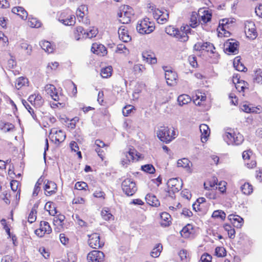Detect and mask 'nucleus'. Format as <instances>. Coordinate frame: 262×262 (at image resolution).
<instances>
[{
    "instance_id": "39",
    "label": "nucleus",
    "mask_w": 262,
    "mask_h": 262,
    "mask_svg": "<svg viewBox=\"0 0 262 262\" xmlns=\"http://www.w3.org/2000/svg\"><path fill=\"white\" fill-rule=\"evenodd\" d=\"M98 30L97 28L95 27H92L89 32H84V34L85 35V38H92L94 37H95L96 35L98 34Z\"/></svg>"
},
{
    "instance_id": "28",
    "label": "nucleus",
    "mask_w": 262,
    "mask_h": 262,
    "mask_svg": "<svg viewBox=\"0 0 262 262\" xmlns=\"http://www.w3.org/2000/svg\"><path fill=\"white\" fill-rule=\"evenodd\" d=\"M191 101V98L187 95L183 94L179 96L178 98V102L180 105H183L187 104Z\"/></svg>"
},
{
    "instance_id": "64",
    "label": "nucleus",
    "mask_w": 262,
    "mask_h": 262,
    "mask_svg": "<svg viewBox=\"0 0 262 262\" xmlns=\"http://www.w3.org/2000/svg\"><path fill=\"white\" fill-rule=\"evenodd\" d=\"M179 255L182 261L183 262H187V251L185 250H182L179 253Z\"/></svg>"
},
{
    "instance_id": "5",
    "label": "nucleus",
    "mask_w": 262,
    "mask_h": 262,
    "mask_svg": "<svg viewBox=\"0 0 262 262\" xmlns=\"http://www.w3.org/2000/svg\"><path fill=\"white\" fill-rule=\"evenodd\" d=\"M121 186L123 191L127 196H132L137 190L135 182L129 179L124 180L122 183Z\"/></svg>"
},
{
    "instance_id": "63",
    "label": "nucleus",
    "mask_w": 262,
    "mask_h": 262,
    "mask_svg": "<svg viewBox=\"0 0 262 262\" xmlns=\"http://www.w3.org/2000/svg\"><path fill=\"white\" fill-rule=\"evenodd\" d=\"M87 186V184L84 182H78L75 185V189L78 190L85 189Z\"/></svg>"
},
{
    "instance_id": "26",
    "label": "nucleus",
    "mask_w": 262,
    "mask_h": 262,
    "mask_svg": "<svg viewBox=\"0 0 262 262\" xmlns=\"http://www.w3.org/2000/svg\"><path fill=\"white\" fill-rule=\"evenodd\" d=\"M40 46L46 52L50 53L53 51V48L50 42L48 41H41L40 42Z\"/></svg>"
},
{
    "instance_id": "18",
    "label": "nucleus",
    "mask_w": 262,
    "mask_h": 262,
    "mask_svg": "<svg viewBox=\"0 0 262 262\" xmlns=\"http://www.w3.org/2000/svg\"><path fill=\"white\" fill-rule=\"evenodd\" d=\"M228 219L231 221L233 225L236 228H241L244 223V220L239 215L230 214Z\"/></svg>"
},
{
    "instance_id": "51",
    "label": "nucleus",
    "mask_w": 262,
    "mask_h": 262,
    "mask_svg": "<svg viewBox=\"0 0 262 262\" xmlns=\"http://www.w3.org/2000/svg\"><path fill=\"white\" fill-rule=\"evenodd\" d=\"M215 253L217 257H224L226 255V251L223 247H217L215 249Z\"/></svg>"
},
{
    "instance_id": "45",
    "label": "nucleus",
    "mask_w": 262,
    "mask_h": 262,
    "mask_svg": "<svg viewBox=\"0 0 262 262\" xmlns=\"http://www.w3.org/2000/svg\"><path fill=\"white\" fill-rule=\"evenodd\" d=\"M175 37L181 41H186L188 39V36L186 33L183 31H180L179 30Z\"/></svg>"
},
{
    "instance_id": "41",
    "label": "nucleus",
    "mask_w": 262,
    "mask_h": 262,
    "mask_svg": "<svg viewBox=\"0 0 262 262\" xmlns=\"http://www.w3.org/2000/svg\"><path fill=\"white\" fill-rule=\"evenodd\" d=\"M211 14L208 10H204L203 15L201 16V21H202L204 23H207L211 20Z\"/></svg>"
},
{
    "instance_id": "37",
    "label": "nucleus",
    "mask_w": 262,
    "mask_h": 262,
    "mask_svg": "<svg viewBox=\"0 0 262 262\" xmlns=\"http://www.w3.org/2000/svg\"><path fill=\"white\" fill-rule=\"evenodd\" d=\"M59 21L67 26L73 25L75 23V17L74 15H71L70 18L61 19Z\"/></svg>"
},
{
    "instance_id": "7",
    "label": "nucleus",
    "mask_w": 262,
    "mask_h": 262,
    "mask_svg": "<svg viewBox=\"0 0 262 262\" xmlns=\"http://www.w3.org/2000/svg\"><path fill=\"white\" fill-rule=\"evenodd\" d=\"M224 50L229 54H235L238 51V42L233 39L227 40L224 44Z\"/></svg>"
},
{
    "instance_id": "32",
    "label": "nucleus",
    "mask_w": 262,
    "mask_h": 262,
    "mask_svg": "<svg viewBox=\"0 0 262 262\" xmlns=\"http://www.w3.org/2000/svg\"><path fill=\"white\" fill-rule=\"evenodd\" d=\"M241 189L243 193L247 195L250 194L253 191L252 186L248 183H245L241 187Z\"/></svg>"
},
{
    "instance_id": "48",
    "label": "nucleus",
    "mask_w": 262,
    "mask_h": 262,
    "mask_svg": "<svg viewBox=\"0 0 262 262\" xmlns=\"http://www.w3.org/2000/svg\"><path fill=\"white\" fill-rule=\"evenodd\" d=\"M112 71V67H107L102 69L101 75L103 78H107L111 76Z\"/></svg>"
},
{
    "instance_id": "27",
    "label": "nucleus",
    "mask_w": 262,
    "mask_h": 262,
    "mask_svg": "<svg viewBox=\"0 0 262 262\" xmlns=\"http://www.w3.org/2000/svg\"><path fill=\"white\" fill-rule=\"evenodd\" d=\"M28 83V80L27 78L24 77H20L16 80L15 86L17 89L19 90Z\"/></svg>"
},
{
    "instance_id": "33",
    "label": "nucleus",
    "mask_w": 262,
    "mask_h": 262,
    "mask_svg": "<svg viewBox=\"0 0 262 262\" xmlns=\"http://www.w3.org/2000/svg\"><path fill=\"white\" fill-rule=\"evenodd\" d=\"M190 164H191V163L187 158L180 159L177 162L178 167H182L185 168H190Z\"/></svg>"
},
{
    "instance_id": "21",
    "label": "nucleus",
    "mask_w": 262,
    "mask_h": 262,
    "mask_svg": "<svg viewBox=\"0 0 262 262\" xmlns=\"http://www.w3.org/2000/svg\"><path fill=\"white\" fill-rule=\"evenodd\" d=\"M217 180L216 178H213L212 180L207 181L204 182V188L206 190H215L217 188Z\"/></svg>"
},
{
    "instance_id": "9",
    "label": "nucleus",
    "mask_w": 262,
    "mask_h": 262,
    "mask_svg": "<svg viewBox=\"0 0 262 262\" xmlns=\"http://www.w3.org/2000/svg\"><path fill=\"white\" fill-rule=\"evenodd\" d=\"M104 258V253L98 250H94L90 252L87 256L89 262H102Z\"/></svg>"
},
{
    "instance_id": "29",
    "label": "nucleus",
    "mask_w": 262,
    "mask_h": 262,
    "mask_svg": "<svg viewBox=\"0 0 262 262\" xmlns=\"http://www.w3.org/2000/svg\"><path fill=\"white\" fill-rule=\"evenodd\" d=\"M84 30L82 27H77L74 31V38L76 40H79L82 37H85V35L83 33Z\"/></svg>"
},
{
    "instance_id": "8",
    "label": "nucleus",
    "mask_w": 262,
    "mask_h": 262,
    "mask_svg": "<svg viewBox=\"0 0 262 262\" xmlns=\"http://www.w3.org/2000/svg\"><path fill=\"white\" fill-rule=\"evenodd\" d=\"M245 32L249 38L253 39L256 37L257 32L253 22L247 21L245 23Z\"/></svg>"
},
{
    "instance_id": "16",
    "label": "nucleus",
    "mask_w": 262,
    "mask_h": 262,
    "mask_svg": "<svg viewBox=\"0 0 262 262\" xmlns=\"http://www.w3.org/2000/svg\"><path fill=\"white\" fill-rule=\"evenodd\" d=\"M157 15H158V17H156V19L158 23L161 24H165L169 17V13L166 10L164 11L157 9Z\"/></svg>"
},
{
    "instance_id": "50",
    "label": "nucleus",
    "mask_w": 262,
    "mask_h": 262,
    "mask_svg": "<svg viewBox=\"0 0 262 262\" xmlns=\"http://www.w3.org/2000/svg\"><path fill=\"white\" fill-rule=\"evenodd\" d=\"M40 227L44 230V232H46L48 234H49L52 231V229L47 222L41 221L40 224Z\"/></svg>"
},
{
    "instance_id": "34",
    "label": "nucleus",
    "mask_w": 262,
    "mask_h": 262,
    "mask_svg": "<svg viewBox=\"0 0 262 262\" xmlns=\"http://www.w3.org/2000/svg\"><path fill=\"white\" fill-rule=\"evenodd\" d=\"M224 228L228 232L229 238L232 239L234 238L235 231L230 225L228 224H225Z\"/></svg>"
},
{
    "instance_id": "10",
    "label": "nucleus",
    "mask_w": 262,
    "mask_h": 262,
    "mask_svg": "<svg viewBox=\"0 0 262 262\" xmlns=\"http://www.w3.org/2000/svg\"><path fill=\"white\" fill-rule=\"evenodd\" d=\"M89 246L94 249L101 247L103 243L100 241V236L97 233H94L89 236L88 241Z\"/></svg>"
},
{
    "instance_id": "25",
    "label": "nucleus",
    "mask_w": 262,
    "mask_h": 262,
    "mask_svg": "<svg viewBox=\"0 0 262 262\" xmlns=\"http://www.w3.org/2000/svg\"><path fill=\"white\" fill-rule=\"evenodd\" d=\"M87 11L88 7L85 5H81L77 9L76 11V15L79 21H81V19L83 18L85 13Z\"/></svg>"
},
{
    "instance_id": "60",
    "label": "nucleus",
    "mask_w": 262,
    "mask_h": 262,
    "mask_svg": "<svg viewBox=\"0 0 262 262\" xmlns=\"http://www.w3.org/2000/svg\"><path fill=\"white\" fill-rule=\"evenodd\" d=\"M237 84H235V88L238 92L244 91L245 89L244 81H240L239 79H237Z\"/></svg>"
},
{
    "instance_id": "43",
    "label": "nucleus",
    "mask_w": 262,
    "mask_h": 262,
    "mask_svg": "<svg viewBox=\"0 0 262 262\" xmlns=\"http://www.w3.org/2000/svg\"><path fill=\"white\" fill-rule=\"evenodd\" d=\"M214 50H215V47L212 43L208 42H203V50L214 53Z\"/></svg>"
},
{
    "instance_id": "17",
    "label": "nucleus",
    "mask_w": 262,
    "mask_h": 262,
    "mask_svg": "<svg viewBox=\"0 0 262 262\" xmlns=\"http://www.w3.org/2000/svg\"><path fill=\"white\" fill-rule=\"evenodd\" d=\"M134 150L130 149L128 151L123 153V157L122 159L121 163L123 166L127 165L130 161L134 159Z\"/></svg>"
},
{
    "instance_id": "35",
    "label": "nucleus",
    "mask_w": 262,
    "mask_h": 262,
    "mask_svg": "<svg viewBox=\"0 0 262 262\" xmlns=\"http://www.w3.org/2000/svg\"><path fill=\"white\" fill-rule=\"evenodd\" d=\"M101 216L103 219L106 221H110L114 220L113 215L110 212L108 209H103L101 211Z\"/></svg>"
},
{
    "instance_id": "57",
    "label": "nucleus",
    "mask_w": 262,
    "mask_h": 262,
    "mask_svg": "<svg viewBox=\"0 0 262 262\" xmlns=\"http://www.w3.org/2000/svg\"><path fill=\"white\" fill-rule=\"evenodd\" d=\"M134 107L132 105H128L124 106L122 109V113L124 116H128L134 109Z\"/></svg>"
},
{
    "instance_id": "40",
    "label": "nucleus",
    "mask_w": 262,
    "mask_h": 262,
    "mask_svg": "<svg viewBox=\"0 0 262 262\" xmlns=\"http://www.w3.org/2000/svg\"><path fill=\"white\" fill-rule=\"evenodd\" d=\"M22 103L24 106L26 107V108L28 111V112L30 113L31 115L32 118L34 120H37V117L35 115L34 111L33 109L31 107V106L30 105V104L27 102L26 101L23 100Z\"/></svg>"
},
{
    "instance_id": "12",
    "label": "nucleus",
    "mask_w": 262,
    "mask_h": 262,
    "mask_svg": "<svg viewBox=\"0 0 262 262\" xmlns=\"http://www.w3.org/2000/svg\"><path fill=\"white\" fill-rule=\"evenodd\" d=\"M91 51L94 54L102 56H103L107 54L106 48L101 44L98 45L97 43H93L91 48Z\"/></svg>"
},
{
    "instance_id": "14",
    "label": "nucleus",
    "mask_w": 262,
    "mask_h": 262,
    "mask_svg": "<svg viewBox=\"0 0 262 262\" xmlns=\"http://www.w3.org/2000/svg\"><path fill=\"white\" fill-rule=\"evenodd\" d=\"M119 37L120 40L125 42H127L131 40V37L128 33V31L125 26H121L118 30Z\"/></svg>"
},
{
    "instance_id": "44",
    "label": "nucleus",
    "mask_w": 262,
    "mask_h": 262,
    "mask_svg": "<svg viewBox=\"0 0 262 262\" xmlns=\"http://www.w3.org/2000/svg\"><path fill=\"white\" fill-rule=\"evenodd\" d=\"M44 100L42 99L41 96L39 94H36V97H35V101L33 103V105L37 107H40L43 104Z\"/></svg>"
},
{
    "instance_id": "22",
    "label": "nucleus",
    "mask_w": 262,
    "mask_h": 262,
    "mask_svg": "<svg viewBox=\"0 0 262 262\" xmlns=\"http://www.w3.org/2000/svg\"><path fill=\"white\" fill-rule=\"evenodd\" d=\"M12 12L19 15L23 19H25L27 18L28 13L21 7H13L12 9Z\"/></svg>"
},
{
    "instance_id": "61",
    "label": "nucleus",
    "mask_w": 262,
    "mask_h": 262,
    "mask_svg": "<svg viewBox=\"0 0 262 262\" xmlns=\"http://www.w3.org/2000/svg\"><path fill=\"white\" fill-rule=\"evenodd\" d=\"M212 256L208 253L203 254L201 257L200 262H211Z\"/></svg>"
},
{
    "instance_id": "13",
    "label": "nucleus",
    "mask_w": 262,
    "mask_h": 262,
    "mask_svg": "<svg viewBox=\"0 0 262 262\" xmlns=\"http://www.w3.org/2000/svg\"><path fill=\"white\" fill-rule=\"evenodd\" d=\"M177 74L171 70H167L165 73V77L168 85H172L176 83Z\"/></svg>"
},
{
    "instance_id": "23",
    "label": "nucleus",
    "mask_w": 262,
    "mask_h": 262,
    "mask_svg": "<svg viewBox=\"0 0 262 262\" xmlns=\"http://www.w3.org/2000/svg\"><path fill=\"white\" fill-rule=\"evenodd\" d=\"M161 222L160 224L162 226L167 227L169 225V223L170 222V215L166 212H163L161 214Z\"/></svg>"
},
{
    "instance_id": "19",
    "label": "nucleus",
    "mask_w": 262,
    "mask_h": 262,
    "mask_svg": "<svg viewBox=\"0 0 262 262\" xmlns=\"http://www.w3.org/2000/svg\"><path fill=\"white\" fill-rule=\"evenodd\" d=\"M169 186H171V190L173 192H178L182 187V184L177 178L171 179L168 182Z\"/></svg>"
},
{
    "instance_id": "4",
    "label": "nucleus",
    "mask_w": 262,
    "mask_h": 262,
    "mask_svg": "<svg viewBox=\"0 0 262 262\" xmlns=\"http://www.w3.org/2000/svg\"><path fill=\"white\" fill-rule=\"evenodd\" d=\"M136 29L140 34H149L154 30L155 26L152 23L149 21L148 18H145L138 21Z\"/></svg>"
},
{
    "instance_id": "49",
    "label": "nucleus",
    "mask_w": 262,
    "mask_h": 262,
    "mask_svg": "<svg viewBox=\"0 0 262 262\" xmlns=\"http://www.w3.org/2000/svg\"><path fill=\"white\" fill-rule=\"evenodd\" d=\"M141 169L144 171L149 173H154L155 172V168L151 164L143 165L141 167Z\"/></svg>"
},
{
    "instance_id": "47",
    "label": "nucleus",
    "mask_w": 262,
    "mask_h": 262,
    "mask_svg": "<svg viewBox=\"0 0 262 262\" xmlns=\"http://www.w3.org/2000/svg\"><path fill=\"white\" fill-rule=\"evenodd\" d=\"M116 52L118 53H123L125 55L129 53V50L126 48L123 44H119L117 46Z\"/></svg>"
},
{
    "instance_id": "6",
    "label": "nucleus",
    "mask_w": 262,
    "mask_h": 262,
    "mask_svg": "<svg viewBox=\"0 0 262 262\" xmlns=\"http://www.w3.org/2000/svg\"><path fill=\"white\" fill-rule=\"evenodd\" d=\"M66 134L61 130H57L55 128H52L50 133L49 137L53 141L55 140L56 144H59L62 142L66 139Z\"/></svg>"
},
{
    "instance_id": "2",
    "label": "nucleus",
    "mask_w": 262,
    "mask_h": 262,
    "mask_svg": "<svg viewBox=\"0 0 262 262\" xmlns=\"http://www.w3.org/2000/svg\"><path fill=\"white\" fill-rule=\"evenodd\" d=\"M157 135L161 141L168 143L175 138V132L173 130L170 131L168 127L160 126L157 132Z\"/></svg>"
},
{
    "instance_id": "59",
    "label": "nucleus",
    "mask_w": 262,
    "mask_h": 262,
    "mask_svg": "<svg viewBox=\"0 0 262 262\" xmlns=\"http://www.w3.org/2000/svg\"><path fill=\"white\" fill-rule=\"evenodd\" d=\"M222 27L221 28V30L223 31H224V35L225 36L228 37L230 35V33L229 31H227L225 30V27L227 24H228V20L227 19H224L222 20Z\"/></svg>"
},
{
    "instance_id": "58",
    "label": "nucleus",
    "mask_w": 262,
    "mask_h": 262,
    "mask_svg": "<svg viewBox=\"0 0 262 262\" xmlns=\"http://www.w3.org/2000/svg\"><path fill=\"white\" fill-rule=\"evenodd\" d=\"M188 61L190 64L193 68H196L198 66V63L196 61V57L194 55H190L188 57Z\"/></svg>"
},
{
    "instance_id": "53",
    "label": "nucleus",
    "mask_w": 262,
    "mask_h": 262,
    "mask_svg": "<svg viewBox=\"0 0 262 262\" xmlns=\"http://www.w3.org/2000/svg\"><path fill=\"white\" fill-rule=\"evenodd\" d=\"M28 25L32 28H39L41 26V23L36 18H31L28 23Z\"/></svg>"
},
{
    "instance_id": "62",
    "label": "nucleus",
    "mask_w": 262,
    "mask_h": 262,
    "mask_svg": "<svg viewBox=\"0 0 262 262\" xmlns=\"http://www.w3.org/2000/svg\"><path fill=\"white\" fill-rule=\"evenodd\" d=\"M14 128V125L11 123H4L3 125V127L1 128L2 130H3L4 132H8L12 130Z\"/></svg>"
},
{
    "instance_id": "36",
    "label": "nucleus",
    "mask_w": 262,
    "mask_h": 262,
    "mask_svg": "<svg viewBox=\"0 0 262 262\" xmlns=\"http://www.w3.org/2000/svg\"><path fill=\"white\" fill-rule=\"evenodd\" d=\"M162 250V245L160 244L157 245L156 247H155L151 252V256L153 257H158L160 255Z\"/></svg>"
},
{
    "instance_id": "30",
    "label": "nucleus",
    "mask_w": 262,
    "mask_h": 262,
    "mask_svg": "<svg viewBox=\"0 0 262 262\" xmlns=\"http://www.w3.org/2000/svg\"><path fill=\"white\" fill-rule=\"evenodd\" d=\"M37 207H38V206L37 205L35 204L33 206V207L31 210V211L29 215L28 222H30V223H32L33 222H34L36 219V214L37 213L36 209H37Z\"/></svg>"
},
{
    "instance_id": "38",
    "label": "nucleus",
    "mask_w": 262,
    "mask_h": 262,
    "mask_svg": "<svg viewBox=\"0 0 262 262\" xmlns=\"http://www.w3.org/2000/svg\"><path fill=\"white\" fill-rule=\"evenodd\" d=\"M253 81L257 83H262V70L261 69H259L255 71Z\"/></svg>"
},
{
    "instance_id": "55",
    "label": "nucleus",
    "mask_w": 262,
    "mask_h": 262,
    "mask_svg": "<svg viewBox=\"0 0 262 262\" xmlns=\"http://www.w3.org/2000/svg\"><path fill=\"white\" fill-rule=\"evenodd\" d=\"M70 145L72 150L74 151H77V154L78 155L79 157L81 158V153L80 151H78L79 147L77 143L75 141H72L70 143Z\"/></svg>"
},
{
    "instance_id": "56",
    "label": "nucleus",
    "mask_w": 262,
    "mask_h": 262,
    "mask_svg": "<svg viewBox=\"0 0 262 262\" xmlns=\"http://www.w3.org/2000/svg\"><path fill=\"white\" fill-rule=\"evenodd\" d=\"M20 48L22 49L27 51V54L28 55H31L32 52V47L27 42H22L20 44Z\"/></svg>"
},
{
    "instance_id": "31",
    "label": "nucleus",
    "mask_w": 262,
    "mask_h": 262,
    "mask_svg": "<svg viewBox=\"0 0 262 262\" xmlns=\"http://www.w3.org/2000/svg\"><path fill=\"white\" fill-rule=\"evenodd\" d=\"M192 226L190 224H188L182 229L181 234L184 237H188L190 234L192 233Z\"/></svg>"
},
{
    "instance_id": "20",
    "label": "nucleus",
    "mask_w": 262,
    "mask_h": 262,
    "mask_svg": "<svg viewBox=\"0 0 262 262\" xmlns=\"http://www.w3.org/2000/svg\"><path fill=\"white\" fill-rule=\"evenodd\" d=\"M147 203L154 207H158L160 205V202L157 197L152 194H147L145 196Z\"/></svg>"
},
{
    "instance_id": "11",
    "label": "nucleus",
    "mask_w": 262,
    "mask_h": 262,
    "mask_svg": "<svg viewBox=\"0 0 262 262\" xmlns=\"http://www.w3.org/2000/svg\"><path fill=\"white\" fill-rule=\"evenodd\" d=\"M45 185L44 189L46 191L45 194L47 195H51L54 193H55L57 190V185L53 181L47 180L44 182Z\"/></svg>"
},
{
    "instance_id": "46",
    "label": "nucleus",
    "mask_w": 262,
    "mask_h": 262,
    "mask_svg": "<svg viewBox=\"0 0 262 262\" xmlns=\"http://www.w3.org/2000/svg\"><path fill=\"white\" fill-rule=\"evenodd\" d=\"M145 70L144 66L140 64H135L133 67V72L135 75L141 74Z\"/></svg>"
},
{
    "instance_id": "52",
    "label": "nucleus",
    "mask_w": 262,
    "mask_h": 262,
    "mask_svg": "<svg viewBox=\"0 0 262 262\" xmlns=\"http://www.w3.org/2000/svg\"><path fill=\"white\" fill-rule=\"evenodd\" d=\"M42 181L43 180H42L41 177L38 180L37 182H36L35 185L34 189L33 192V196H37L38 195V193L40 189V186L41 184Z\"/></svg>"
},
{
    "instance_id": "42",
    "label": "nucleus",
    "mask_w": 262,
    "mask_h": 262,
    "mask_svg": "<svg viewBox=\"0 0 262 262\" xmlns=\"http://www.w3.org/2000/svg\"><path fill=\"white\" fill-rule=\"evenodd\" d=\"M212 217L216 219L220 218L221 220H224L226 217V214L223 211L221 210H217L213 212Z\"/></svg>"
},
{
    "instance_id": "54",
    "label": "nucleus",
    "mask_w": 262,
    "mask_h": 262,
    "mask_svg": "<svg viewBox=\"0 0 262 262\" xmlns=\"http://www.w3.org/2000/svg\"><path fill=\"white\" fill-rule=\"evenodd\" d=\"M178 32V29H175L173 27L171 26H168L165 28V32L171 36L175 37Z\"/></svg>"
},
{
    "instance_id": "1",
    "label": "nucleus",
    "mask_w": 262,
    "mask_h": 262,
    "mask_svg": "<svg viewBox=\"0 0 262 262\" xmlns=\"http://www.w3.org/2000/svg\"><path fill=\"white\" fill-rule=\"evenodd\" d=\"M225 141L228 145H239L244 141V137L239 133H236L233 129H230L225 133L224 136Z\"/></svg>"
},
{
    "instance_id": "15",
    "label": "nucleus",
    "mask_w": 262,
    "mask_h": 262,
    "mask_svg": "<svg viewBox=\"0 0 262 262\" xmlns=\"http://www.w3.org/2000/svg\"><path fill=\"white\" fill-rule=\"evenodd\" d=\"M45 90L54 100L58 101L60 100L59 96L58 95V93L54 85L52 84H47L45 86Z\"/></svg>"
},
{
    "instance_id": "24",
    "label": "nucleus",
    "mask_w": 262,
    "mask_h": 262,
    "mask_svg": "<svg viewBox=\"0 0 262 262\" xmlns=\"http://www.w3.org/2000/svg\"><path fill=\"white\" fill-rule=\"evenodd\" d=\"M200 130L202 133V140L204 139L206 141L207 138L209 136L210 134V129L208 126L205 124H202L200 126Z\"/></svg>"
},
{
    "instance_id": "3",
    "label": "nucleus",
    "mask_w": 262,
    "mask_h": 262,
    "mask_svg": "<svg viewBox=\"0 0 262 262\" xmlns=\"http://www.w3.org/2000/svg\"><path fill=\"white\" fill-rule=\"evenodd\" d=\"M133 15V9L128 5L120 7L118 13L119 21L122 24H128Z\"/></svg>"
}]
</instances>
